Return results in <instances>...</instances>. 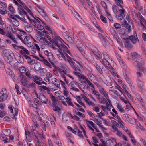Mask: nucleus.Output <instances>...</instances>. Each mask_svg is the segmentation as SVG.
<instances>
[{
	"label": "nucleus",
	"mask_w": 146,
	"mask_h": 146,
	"mask_svg": "<svg viewBox=\"0 0 146 146\" xmlns=\"http://www.w3.org/2000/svg\"><path fill=\"white\" fill-rule=\"evenodd\" d=\"M38 66V65L37 64L35 66L34 68H35V69L37 70L38 72H42V70H43V69H42L41 68V66L40 65H39L38 66H39V67L37 69L36 68V67L37 66Z\"/></svg>",
	"instance_id": "47"
},
{
	"label": "nucleus",
	"mask_w": 146,
	"mask_h": 146,
	"mask_svg": "<svg viewBox=\"0 0 146 146\" xmlns=\"http://www.w3.org/2000/svg\"><path fill=\"white\" fill-rule=\"evenodd\" d=\"M47 40H48V38H44L42 37V38H41L40 39L39 41L43 43H44L45 42H46L48 44L49 43V42L48 41H47Z\"/></svg>",
	"instance_id": "49"
},
{
	"label": "nucleus",
	"mask_w": 146,
	"mask_h": 146,
	"mask_svg": "<svg viewBox=\"0 0 146 146\" xmlns=\"http://www.w3.org/2000/svg\"><path fill=\"white\" fill-rule=\"evenodd\" d=\"M62 39L60 40L55 41L52 43V48L54 49H56V46L59 52L64 53L67 58V60L68 62L70 64V65L75 71H78L81 72V66L80 63L76 61L75 60L70 56L67 54H69L70 55L73 57L71 54L69 50L67 47L64 44H59V42H61Z\"/></svg>",
	"instance_id": "1"
},
{
	"label": "nucleus",
	"mask_w": 146,
	"mask_h": 146,
	"mask_svg": "<svg viewBox=\"0 0 146 146\" xmlns=\"http://www.w3.org/2000/svg\"><path fill=\"white\" fill-rule=\"evenodd\" d=\"M125 40L124 44L125 48H127L128 50H130L132 47V46L130 44V41L128 38H124Z\"/></svg>",
	"instance_id": "12"
},
{
	"label": "nucleus",
	"mask_w": 146,
	"mask_h": 146,
	"mask_svg": "<svg viewBox=\"0 0 146 146\" xmlns=\"http://www.w3.org/2000/svg\"><path fill=\"white\" fill-rule=\"evenodd\" d=\"M126 107V108H125V109L127 110L128 111H129V110H130L131 108L133 109V108L131 106L129 102V103L127 104Z\"/></svg>",
	"instance_id": "52"
},
{
	"label": "nucleus",
	"mask_w": 146,
	"mask_h": 146,
	"mask_svg": "<svg viewBox=\"0 0 146 146\" xmlns=\"http://www.w3.org/2000/svg\"><path fill=\"white\" fill-rule=\"evenodd\" d=\"M52 81L53 83L55 86L56 88L54 89L53 88H50L51 90L53 91H55L58 88L60 87V83L59 80L56 78H52Z\"/></svg>",
	"instance_id": "9"
},
{
	"label": "nucleus",
	"mask_w": 146,
	"mask_h": 146,
	"mask_svg": "<svg viewBox=\"0 0 146 146\" xmlns=\"http://www.w3.org/2000/svg\"><path fill=\"white\" fill-rule=\"evenodd\" d=\"M102 54L104 57L105 58V59H107L108 58V59L111 60V61H112L113 60L111 57L106 52L103 51L102 52Z\"/></svg>",
	"instance_id": "35"
},
{
	"label": "nucleus",
	"mask_w": 146,
	"mask_h": 146,
	"mask_svg": "<svg viewBox=\"0 0 146 146\" xmlns=\"http://www.w3.org/2000/svg\"><path fill=\"white\" fill-rule=\"evenodd\" d=\"M31 47H35L38 51H40V48H39V46L38 44H35L31 46Z\"/></svg>",
	"instance_id": "60"
},
{
	"label": "nucleus",
	"mask_w": 146,
	"mask_h": 146,
	"mask_svg": "<svg viewBox=\"0 0 146 146\" xmlns=\"http://www.w3.org/2000/svg\"><path fill=\"white\" fill-rule=\"evenodd\" d=\"M125 78L127 82L129 84V86H132V84L131 82V79L129 78L127 75L126 76Z\"/></svg>",
	"instance_id": "44"
},
{
	"label": "nucleus",
	"mask_w": 146,
	"mask_h": 146,
	"mask_svg": "<svg viewBox=\"0 0 146 146\" xmlns=\"http://www.w3.org/2000/svg\"><path fill=\"white\" fill-rule=\"evenodd\" d=\"M6 93V89L5 88H3L0 91V94H1V95H7Z\"/></svg>",
	"instance_id": "51"
},
{
	"label": "nucleus",
	"mask_w": 146,
	"mask_h": 146,
	"mask_svg": "<svg viewBox=\"0 0 146 146\" xmlns=\"http://www.w3.org/2000/svg\"><path fill=\"white\" fill-rule=\"evenodd\" d=\"M39 98L40 100L41 101L42 103L46 104H47L48 100L46 97L44 95L40 96Z\"/></svg>",
	"instance_id": "25"
},
{
	"label": "nucleus",
	"mask_w": 146,
	"mask_h": 146,
	"mask_svg": "<svg viewBox=\"0 0 146 146\" xmlns=\"http://www.w3.org/2000/svg\"><path fill=\"white\" fill-rule=\"evenodd\" d=\"M25 36V32L23 31H20V32L17 35V37L20 40L22 39V40H23V38Z\"/></svg>",
	"instance_id": "23"
},
{
	"label": "nucleus",
	"mask_w": 146,
	"mask_h": 146,
	"mask_svg": "<svg viewBox=\"0 0 146 146\" xmlns=\"http://www.w3.org/2000/svg\"><path fill=\"white\" fill-rule=\"evenodd\" d=\"M18 146H29L28 143L26 140H24L22 143L19 142L18 143Z\"/></svg>",
	"instance_id": "34"
},
{
	"label": "nucleus",
	"mask_w": 146,
	"mask_h": 146,
	"mask_svg": "<svg viewBox=\"0 0 146 146\" xmlns=\"http://www.w3.org/2000/svg\"><path fill=\"white\" fill-rule=\"evenodd\" d=\"M141 24L143 26H146V20L141 15L140 17Z\"/></svg>",
	"instance_id": "27"
},
{
	"label": "nucleus",
	"mask_w": 146,
	"mask_h": 146,
	"mask_svg": "<svg viewBox=\"0 0 146 146\" xmlns=\"http://www.w3.org/2000/svg\"><path fill=\"white\" fill-rule=\"evenodd\" d=\"M40 61L42 62L46 66L49 67L50 68H52V65L46 59H44L43 60Z\"/></svg>",
	"instance_id": "32"
},
{
	"label": "nucleus",
	"mask_w": 146,
	"mask_h": 146,
	"mask_svg": "<svg viewBox=\"0 0 146 146\" xmlns=\"http://www.w3.org/2000/svg\"><path fill=\"white\" fill-rule=\"evenodd\" d=\"M106 13V14L109 20L111 23L113 22V21L112 17L111 14L109 13L106 10H105Z\"/></svg>",
	"instance_id": "33"
},
{
	"label": "nucleus",
	"mask_w": 146,
	"mask_h": 146,
	"mask_svg": "<svg viewBox=\"0 0 146 146\" xmlns=\"http://www.w3.org/2000/svg\"><path fill=\"white\" fill-rule=\"evenodd\" d=\"M115 133L120 137H121L122 135H123L122 134L121 132L119 130L115 131Z\"/></svg>",
	"instance_id": "63"
},
{
	"label": "nucleus",
	"mask_w": 146,
	"mask_h": 146,
	"mask_svg": "<svg viewBox=\"0 0 146 146\" xmlns=\"http://www.w3.org/2000/svg\"><path fill=\"white\" fill-rule=\"evenodd\" d=\"M25 29L26 31L30 33L33 31L32 27L30 26H27L25 27Z\"/></svg>",
	"instance_id": "41"
},
{
	"label": "nucleus",
	"mask_w": 146,
	"mask_h": 146,
	"mask_svg": "<svg viewBox=\"0 0 146 146\" xmlns=\"http://www.w3.org/2000/svg\"><path fill=\"white\" fill-rule=\"evenodd\" d=\"M12 46L15 49L18 50H19L20 46H17L15 44H12Z\"/></svg>",
	"instance_id": "61"
},
{
	"label": "nucleus",
	"mask_w": 146,
	"mask_h": 146,
	"mask_svg": "<svg viewBox=\"0 0 146 146\" xmlns=\"http://www.w3.org/2000/svg\"><path fill=\"white\" fill-rule=\"evenodd\" d=\"M13 25L16 27L18 26L19 24V22L17 20V19H14L12 21Z\"/></svg>",
	"instance_id": "42"
},
{
	"label": "nucleus",
	"mask_w": 146,
	"mask_h": 146,
	"mask_svg": "<svg viewBox=\"0 0 146 146\" xmlns=\"http://www.w3.org/2000/svg\"><path fill=\"white\" fill-rule=\"evenodd\" d=\"M100 62L107 69L109 68L112 71L114 70V68L112 67L110 63L106 59L103 58L101 59Z\"/></svg>",
	"instance_id": "8"
},
{
	"label": "nucleus",
	"mask_w": 146,
	"mask_h": 146,
	"mask_svg": "<svg viewBox=\"0 0 146 146\" xmlns=\"http://www.w3.org/2000/svg\"><path fill=\"white\" fill-rule=\"evenodd\" d=\"M3 54L5 60L8 63L12 61L14 56V53L9 50L5 49L3 51Z\"/></svg>",
	"instance_id": "3"
},
{
	"label": "nucleus",
	"mask_w": 146,
	"mask_h": 146,
	"mask_svg": "<svg viewBox=\"0 0 146 146\" xmlns=\"http://www.w3.org/2000/svg\"><path fill=\"white\" fill-rule=\"evenodd\" d=\"M123 119L131 123V117L127 114H124L122 116Z\"/></svg>",
	"instance_id": "18"
},
{
	"label": "nucleus",
	"mask_w": 146,
	"mask_h": 146,
	"mask_svg": "<svg viewBox=\"0 0 146 146\" xmlns=\"http://www.w3.org/2000/svg\"><path fill=\"white\" fill-rule=\"evenodd\" d=\"M59 54H57V57L59 58L62 60H65L66 61V58L65 55L62 53L61 52H59Z\"/></svg>",
	"instance_id": "26"
},
{
	"label": "nucleus",
	"mask_w": 146,
	"mask_h": 146,
	"mask_svg": "<svg viewBox=\"0 0 146 146\" xmlns=\"http://www.w3.org/2000/svg\"><path fill=\"white\" fill-rule=\"evenodd\" d=\"M114 27L116 29H119L121 27V25L119 23H116L114 24Z\"/></svg>",
	"instance_id": "62"
},
{
	"label": "nucleus",
	"mask_w": 146,
	"mask_h": 146,
	"mask_svg": "<svg viewBox=\"0 0 146 146\" xmlns=\"http://www.w3.org/2000/svg\"><path fill=\"white\" fill-rule=\"evenodd\" d=\"M138 85V88L141 90H143L144 89L142 81L137 82Z\"/></svg>",
	"instance_id": "36"
},
{
	"label": "nucleus",
	"mask_w": 146,
	"mask_h": 146,
	"mask_svg": "<svg viewBox=\"0 0 146 146\" xmlns=\"http://www.w3.org/2000/svg\"><path fill=\"white\" fill-rule=\"evenodd\" d=\"M0 13L2 15H4L7 13V12L5 9L3 8L2 7H0Z\"/></svg>",
	"instance_id": "46"
},
{
	"label": "nucleus",
	"mask_w": 146,
	"mask_h": 146,
	"mask_svg": "<svg viewBox=\"0 0 146 146\" xmlns=\"http://www.w3.org/2000/svg\"><path fill=\"white\" fill-rule=\"evenodd\" d=\"M75 114L79 116L80 117H82L83 118H84L85 117V116L84 114L78 111L77 112L76 111L75 112Z\"/></svg>",
	"instance_id": "53"
},
{
	"label": "nucleus",
	"mask_w": 146,
	"mask_h": 146,
	"mask_svg": "<svg viewBox=\"0 0 146 146\" xmlns=\"http://www.w3.org/2000/svg\"><path fill=\"white\" fill-rule=\"evenodd\" d=\"M11 132L9 129H6L3 130V132L4 133L0 134V138L4 141L5 143H7L10 141L9 139L7 138V136L10 134Z\"/></svg>",
	"instance_id": "4"
},
{
	"label": "nucleus",
	"mask_w": 146,
	"mask_h": 146,
	"mask_svg": "<svg viewBox=\"0 0 146 146\" xmlns=\"http://www.w3.org/2000/svg\"><path fill=\"white\" fill-rule=\"evenodd\" d=\"M33 76L34 79V82L38 85H41V83L40 82L42 81V78L40 77L37 75H34L33 76Z\"/></svg>",
	"instance_id": "10"
},
{
	"label": "nucleus",
	"mask_w": 146,
	"mask_h": 146,
	"mask_svg": "<svg viewBox=\"0 0 146 146\" xmlns=\"http://www.w3.org/2000/svg\"><path fill=\"white\" fill-rule=\"evenodd\" d=\"M120 99L121 100V101L125 104H127L129 102L127 99H125V98H124L122 97H120Z\"/></svg>",
	"instance_id": "55"
},
{
	"label": "nucleus",
	"mask_w": 146,
	"mask_h": 146,
	"mask_svg": "<svg viewBox=\"0 0 146 146\" xmlns=\"http://www.w3.org/2000/svg\"><path fill=\"white\" fill-rule=\"evenodd\" d=\"M30 104L32 107L38 109V106L32 101H30Z\"/></svg>",
	"instance_id": "45"
},
{
	"label": "nucleus",
	"mask_w": 146,
	"mask_h": 146,
	"mask_svg": "<svg viewBox=\"0 0 146 146\" xmlns=\"http://www.w3.org/2000/svg\"><path fill=\"white\" fill-rule=\"evenodd\" d=\"M53 110L56 112H58L59 115L60 114V111L61 110V109L57 106H53Z\"/></svg>",
	"instance_id": "31"
},
{
	"label": "nucleus",
	"mask_w": 146,
	"mask_h": 146,
	"mask_svg": "<svg viewBox=\"0 0 146 146\" xmlns=\"http://www.w3.org/2000/svg\"><path fill=\"white\" fill-rule=\"evenodd\" d=\"M9 10L11 12L13 13H15V10L14 9V8L13 6L11 5H10L8 7Z\"/></svg>",
	"instance_id": "56"
},
{
	"label": "nucleus",
	"mask_w": 146,
	"mask_h": 146,
	"mask_svg": "<svg viewBox=\"0 0 146 146\" xmlns=\"http://www.w3.org/2000/svg\"><path fill=\"white\" fill-rule=\"evenodd\" d=\"M83 98L86 103H87L89 105H91L92 106H95V104H94L92 101H90L89 99L88 98L85 96H83Z\"/></svg>",
	"instance_id": "21"
},
{
	"label": "nucleus",
	"mask_w": 146,
	"mask_h": 146,
	"mask_svg": "<svg viewBox=\"0 0 146 146\" xmlns=\"http://www.w3.org/2000/svg\"><path fill=\"white\" fill-rule=\"evenodd\" d=\"M90 50L99 58L100 59L102 58V56L101 53L95 47L92 45L91 46Z\"/></svg>",
	"instance_id": "7"
},
{
	"label": "nucleus",
	"mask_w": 146,
	"mask_h": 146,
	"mask_svg": "<svg viewBox=\"0 0 146 146\" xmlns=\"http://www.w3.org/2000/svg\"><path fill=\"white\" fill-rule=\"evenodd\" d=\"M38 33L42 37L44 38H48V40L51 43H52L54 42L55 40H52V39L49 36V34L47 31L44 30L42 32L38 31Z\"/></svg>",
	"instance_id": "5"
},
{
	"label": "nucleus",
	"mask_w": 146,
	"mask_h": 146,
	"mask_svg": "<svg viewBox=\"0 0 146 146\" xmlns=\"http://www.w3.org/2000/svg\"><path fill=\"white\" fill-rule=\"evenodd\" d=\"M70 9H71L73 15L78 20H79V18L81 17L78 13L74 9L71 7H70Z\"/></svg>",
	"instance_id": "16"
},
{
	"label": "nucleus",
	"mask_w": 146,
	"mask_h": 146,
	"mask_svg": "<svg viewBox=\"0 0 146 146\" xmlns=\"http://www.w3.org/2000/svg\"><path fill=\"white\" fill-rule=\"evenodd\" d=\"M47 3L53 7H56V5L53 0H46Z\"/></svg>",
	"instance_id": "37"
},
{
	"label": "nucleus",
	"mask_w": 146,
	"mask_h": 146,
	"mask_svg": "<svg viewBox=\"0 0 146 146\" xmlns=\"http://www.w3.org/2000/svg\"><path fill=\"white\" fill-rule=\"evenodd\" d=\"M7 96V95H1L0 96V102H3L5 100Z\"/></svg>",
	"instance_id": "48"
},
{
	"label": "nucleus",
	"mask_w": 146,
	"mask_h": 146,
	"mask_svg": "<svg viewBox=\"0 0 146 146\" xmlns=\"http://www.w3.org/2000/svg\"><path fill=\"white\" fill-rule=\"evenodd\" d=\"M88 78L91 79L94 78L95 77L94 76L90 73H89L88 74Z\"/></svg>",
	"instance_id": "64"
},
{
	"label": "nucleus",
	"mask_w": 146,
	"mask_h": 146,
	"mask_svg": "<svg viewBox=\"0 0 146 146\" xmlns=\"http://www.w3.org/2000/svg\"><path fill=\"white\" fill-rule=\"evenodd\" d=\"M50 33L52 35V40H55V41L60 40L61 39V38L54 32H53L51 29L50 31H49Z\"/></svg>",
	"instance_id": "14"
},
{
	"label": "nucleus",
	"mask_w": 146,
	"mask_h": 146,
	"mask_svg": "<svg viewBox=\"0 0 146 146\" xmlns=\"http://www.w3.org/2000/svg\"><path fill=\"white\" fill-rule=\"evenodd\" d=\"M94 66L99 72L101 74H102L103 72L102 69L100 67V66H99L97 63H95Z\"/></svg>",
	"instance_id": "29"
},
{
	"label": "nucleus",
	"mask_w": 146,
	"mask_h": 146,
	"mask_svg": "<svg viewBox=\"0 0 146 146\" xmlns=\"http://www.w3.org/2000/svg\"><path fill=\"white\" fill-rule=\"evenodd\" d=\"M30 38L28 36H24L23 38V40H20L22 42L25 44H27L28 46H29V42H28Z\"/></svg>",
	"instance_id": "19"
},
{
	"label": "nucleus",
	"mask_w": 146,
	"mask_h": 146,
	"mask_svg": "<svg viewBox=\"0 0 146 146\" xmlns=\"http://www.w3.org/2000/svg\"><path fill=\"white\" fill-rule=\"evenodd\" d=\"M128 39L129 40H131L132 43L134 44L136 43L137 41H139L137 34L135 36L133 35L130 36L129 37Z\"/></svg>",
	"instance_id": "17"
},
{
	"label": "nucleus",
	"mask_w": 146,
	"mask_h": 146,
	"mask_svg": "<svg viewBox=\"0 0 146 146\" xmlns=\"http://www.w3.org/2000/svg\"><path fill=\"white\" fill-rule=\"evenodd\" d=\"M108 102L107 101L106 102V107H108V106H112V105L109 99V98H108V99H107Z\"/></svg>",
	"instance_id": "59"
},
{
	"label": "nucleus",
	"mask_w": 146,
	"mask_h": 146,
	"mask_svg": "<svg viewBox=\"0 0 146 146\" xmlns=\"http://www.w3.org/2000/svg\"><path fill=\"white\" fill-rule=\"evenodd\" d=\"M66 102L68 105L69 106H71L74 108V105L73 104L72 102H71V99L70 98L67 97L66 98Z\"/></svg>",
	"instance_id": "38"
},
{
	"label": "nucleus",
	"mask_w": 146,
	"mask_h": 146,
	"mask_svg": "<svg viewBox=\"0 0 146 146\" xmlns=\"http://www.w3.org/2000/svg\"><path fill=\"white\" fill-rule=\"evenodd\" d=\"M20 49H21V50H19V52L20 54H27V55H29L30 53L28 50L22 46H21Z\"/></svg>",
	"instance_id": "13"
},
{
	"label": "nucleus",
	"mask_w": 146,
	"mask_h": 146,
	"mask_svg": "<svg viewBox=\"0 0 146 146\" xmlns=\"http://www.w3.org/2000/svg\"><path fill=\"white\" fill-rule=\"evenodd\" d=\"M117 108L118 110L121 113H123L125 112V111L122 106L120 104H117Z\"/></svg>",
	"instance_id": "28"
},
{
	"label": "nucleus",
	"mask_w": 146,
	"mask_h": 146,
	"mask_svg": "<svg viewBox=\"0 0 146 146\" xmlns=\"http://www.w3.org/2000/svg\"><path fill=\"white\" fill-rule=\"evenodd\" d=\"M85 121L86 122L88 123H88L89 125V124L90 125H91L96 130H97L96 127L95 126V124L93 122L91 121H89L87 120H86Z\"/></svg>",
	"instance_id": "39"
},
{
	"label": "nucleus",
	"mask_w": 146,
	"mask_h": 146,
	"mask_svg": "<svg viewBox=\"0 0 146 146\" xmlns=\"http://www.w3.org/2000/svg\"><path fill=\"white\" fill-rule=\"evenodd\" d=\"M132 56L134 59L135 60L133 63L134 65L136 67L138 68L139 71H140L141 65L144 64V62H142L143 59L140 55L135 52L132 54Z\"/></svg>",
	"instance_id": "2"
},
{
	"label": "nucleus",
	"mask_w": 146,
	"mask_h": 146,
	"mask_svg": "<svg viewBox=\"0 0 146 146\" xmlns=\"http://www.w3.org/2000/svg\"><path fill=\"white\" fill-rule=\"evenodd\" d=\"M122 25L123 27H125L126 28L128 32H130L131 31V26L128 24L126 21H124V24H122Z\"/></svg>",
	"instance_id": "22"
},
{
	"label": "nucleus",
	"mask_w": 146,
	"mask_h": 146,
	"mask_svg": "<svg viewBox=\"0 0 146 146\" xmlns=\"http://www.w3.org/2000/svg\"><path fill=\"white\" fill-rule=\"evenodd\" d=\"M100 17L102 21L104 23H106L107 22V21L106 19V18H105L102 15H101Z\"/></svg>",
	"instance_id": "58"
},
{
	"label": "nucleus",
	"mask_w": 146,
	"mask_h": 146,
	"mask_svg": "<svg viewBox=\"0 0 146 146\" xmlns=\"http://www.w3.org/2000/svg\"><path fill=\"white\" fill-rule=\"evenodd\" d=\"M98 37L100 39L104 41V42H106V40L105 37L103 36L102 34L100 33H99L98 34Z\"/></svg>",
	"instance_id": "50"
},
{
	"label": "nucleus",
	"mask_w": 146,
	"mask_h": 146,
	"mask_svg": "<svg viewBox=\"0 0 146 146\" xmlns=\"http://www.w3.org/2000/svg\"><path fill=\"white\" fill-rule=\"evenodd\" d=\"M7 37L11 39L13 42L16 44H17L18 42L16 41V40L14 36L11 33H8L7 34L6 33L5 35Z\"/></svg>",
	"instance_id": "15"
},
{
	"label": "nucleus",
	"mask_w": 146,
	"mask_h": 146,
	"mask_svg": "<svg viewBox=\"0 0 146 146\" xmlns=\"http://www.w3.org/2000/svg\"><path fill=\"white\" fill-rule=\"evenodd\" d=\"M142 77V74L139 72L137 73V82L141 81Z\"/></svg>",
	"instance_id": "30"
},
{
	"label": "nucleus",
	"mask_w": 146,
	"mask_h": 146,
	"mask_svg": "<svg viewBox=\"0 0 146 146\" xmlns=\"http://www.w3.org/2000/svg\"><path fill=\"white\" fill-rule=\"evenodd\" d=\"M33 21L31 23L35 28H37L40 30H43L44 27L41 25L40 22L38 20L34 17Z\"/></svg>",
	"instance_id": "6"
},
{
	"label": "nucleus",
	"mask_w": 146,
	"mask_h": 146,
	"mask_svg": "<svg viewBox=\"0 0 146 146\" xmlns=\"http://www.w3.org/2000/svg\"><path fill=\"white\" fill-rule=\"evenodd\" d=\"M7 74L10 76H13V71L10 69L7 68L5 70Z\"/></svg>",
	"instance_id": "43"
},
{
	"label": "nucleus",
	"mask_w": 146,
	"mask_h": 146,
	"mask_svg": "<svg viewBox=\"0 0 146 146\" xmlns=\"http://www.w3.org/2000/svg\"><path fill=\"white\" fill-rule=\"evenodd\" d=\"M0 5L2 6L3 8L5 9L7 8V5L5 3L0 1Z\"/></svg>",
	"instance_id": "57"
},
{
	"label": "nucleus",
	"mask_w": 146,
	"mask_h": 146,
	"mask_svg": "<svg viewBox=\"0 0 146 146\" xmlns=\"http://www.w3.org/2000/svg\"><path fill=\"white\" fill-rule=\"evenodd\" d=\"M19 10V14L21 15L25 16V15H26L27 13L25 12L24 10L23 7L21 6V7H20L18 8Z\"/></svg>",
	"instance_id": "20"
},
{
	"label": "nucleus",
	"mask_w": 146,
	"mask_h": 146,
	"mask_svg": "<svg viewBox=\"0 0 146 146\" xmlns=\"http://www.w3.org/2000/svg\"><path fill=\"white\" fill-rule=\"evenodd\" d=\"M49 54H50L48 55V56L49 61L51 62L53 61L55 59V57L52 53H50Z\"/></svg>",
	"instance_id": "40"
},
{
	"label": "nucleus",
	"mask_w": 146,
	"mask_h": 146,
	"mask_svg": "<svg viewBox=\"0 0 146 146\" xmlns=\"http://www.w3.org/2000/svg\"><path fill=\"white\" fill-rule=\"evenodd\" d=\"M112 81L111 79L109 77H107L105 81V84L108 86H110L112 84Z\"/></svg>",
	"instance_id": "24"
},
{
	"label": "nucleus",
	"mask_w": 146,
	"mask_h": 146,
	"mask_svg": "<svg viewBox=\"0 0 146 146\" xmlns=\"http://www.w3.org/2000/svg\"><path fill=\"white\" fill-rule=\"evenodd\" d=\"M71 117V118L76 121H78L80 120V118L76 115L73 116L71 114H70Z\"/></svg>",
	"instance_id": "54"
},
{
	"label": "nucleus",
	"mask_w": 146,
	"mask_h": 146,
	"mask_svg": "<svg viewBox=\"0 0 146 146\" xmlns=\"http://www.w3.org/2000/svg\"><path fill=\"white\" fill-rule=\"evenodd\" d=\"M97 86L99 88V90L100 92L106 98V99H108V92L105 91L103 88L99 84H98Z\"/></svg>",
	"instance_id": "11"
}]
</instances>
